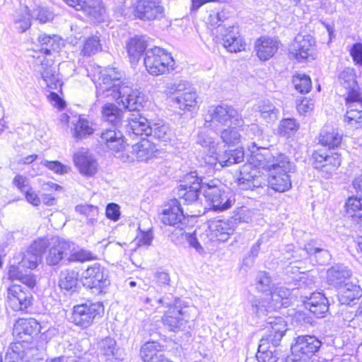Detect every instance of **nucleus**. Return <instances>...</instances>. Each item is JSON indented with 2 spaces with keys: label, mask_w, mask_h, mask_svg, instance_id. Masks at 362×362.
<instances>
[{
  "label": "nucleus",
  "mask_w": 362,
  "mask_h": 362,
  "mask_svg": "<svg viewBox=\"0 0 362 362\" xmlns=\"http://www.w3.org/2000/svg\"><path fill=\"white\" fill-rule=\"evenodd\" d=\"M271 278L265 272H259L256 277V288L262 293L270 291L272 288L271 286Z\"/></svg>",
  "instance_id": "obj_57"
},
{
  "label": "nucleus",
  "mask_w": 362,
  "mask_h": 362,
  "mask_svg": "<svg viewBox=\"0 0 362 362\" xmlns=\"http://www.w3.org/2000/svg\"><path fill=\"white\" fill-rule=\"evenodd\" d=\"M165 92L172 105L183 111H192L197 105V93L191 83L178 80L166 84Z\"/></svg>",
  "instance_id": "obj_7"
},
{
  "label": "nucleus",
  "mask_w": 362,
  "mask_h": 362,
  "mask_svg": "<svg viewBox=\"0 0 362 362\" xmlns=\"http://www.w3.org/2000/svg\"><path fill=\"white\" fill-rule=\"evenodd\" d=\"M74 161L80 173L92 177L98 170V163L93 155L87 151H81L74 154Z\"/></svg>",
  "instance_id": "obj_28"
},
{
  "label": "nucleus",
  "mask_w": 362,
  "mask_h": 362,
  "mask_svg": "<svg viewBox=\"0 0 362 362\" xmlns=\"http://www.w3.org/2000/svg\"><path fill=\"white\" fill-rule=\"evenodd\" d=\"M301 252H303V255L300 254L302 257L315 255L317 262L322 265L328 263L331 257L327 250L315 247L312 243L306 244Z\"/></svg>",
  "instance_id": "obj_43"
},
{
  "label": "nucleus",
  "mask_w": 362,
  "mask_h": 362,
  "mask_svg": "<svg viewBox=\"0 0 362 362\" xmlns=\"http://www.w3.org/2000/svg\"><path fill=\"white\" fill-rule=\"evenodd\" d=\"M315 42L310 35L298 34L290 45L289 53L298 62H304L308 59H314Z\"/></svg>",
  "instance_id": "obj_16"
},
{
  "label": "nucleus",
  "mask_w": 362,
  "mask_h": 362,
  "mask_svg": "<svg viewBox=\"0 0 362 362\" xmlns=\"http://www.w3.org/2000/svg\"><path fill=\"white\" fill-rule=\"evenodd\" d=\"M74 124L73 135L76 139H82L93 133V124L85 117H78L76 122H72Z\"/></svg>",
  "instance_id": "obj_47"
},
{
  "label": "nucleus",
  "mask_w": 362,
  "mask_h": 362,
  "mask_svg": "<svg viewBox=\"0 0 362 362\" xmlns=\"http://www.w3.org/2000/svg\"><path fill=\"white\" fill-rule=\"evenodd\" d=\"M131 153L138 160L148 162L157 158L160 151L153 142L144 139L132 146Z\"/></svg>",
  "instance_id": "obj_30"
},
{
  "label": "nucleus",
  "mask_w": 362,
  "mask_h": 362,
  "mask_svg": "<svg viewBox=\"0 0 362 362\" xmlns=\"http://www.w3.org/2000/svg\"><path fill=\"white\" fill-rule=\"evenodd\" d=\"M348 216L360 218L362 217V197H349L345 204Z\"/></svg>",
  "instance_id": "obj_51"
},
{
  "label": "nucleus",
  "mask_w": 362,
  "mask_h": 362,
  "mask_svg": "<svg viewBox=\"0 0 362 362\" xmlns=\"http://www.w3.org/2000/svg\"><path fill=\"white\" fill-rule=\"evenodd\" d=\"M40 163L42 165L45 166L49 170L59 175L66 174L70 171L69 166L65 165L58 160L49 161L48 160H42Z\"/></svg>",
  "instance_id": "obj_58"
},
{
  "label": "nucleus",
  "mask_w": 362,
  "mask_h": 362,
  "mask_svg": "<svg viewBox=\"0 0 362 362\" xmlns=\"http://www.w3.org/2000/svg\"><path fill=\"white\" fill-rule=\"evenodd\" d=\"M83 277L85 281L84 285L95 288L98 293L102 292L110 284L107 270L98 263L89 266L83 272Z\"/></svg>",
  "instance_id": "obj_18"
},
{
  "label": "nucleus",
  "mask_w": 362,
  "mask_h": 362,
  "mask_svg": "<svg viewBox=\"0 0 362 362\" xmlns=\"http://www.w3.org/2000/svg\"><path fill=\"white\" fill-rule=\"evenodd\" d=\"M32 17L45 23L53 19L54 15L47 8L37 6L33 11Z\"/></svg>",
  "instance_id": "obj_60"
},
{
  "label": "nucleus",
  "mask_w": 362,
  "mask_h": 362,
  "mask_svg": "<svg viewBox=\"0 0 362 362\" xmlns=\"http://www.w3.org/2000/svg\"><path fill=\"white\" fill-rule=\"evenodd\" d=\"M350 54L354 62L362 66V44H354L351 48Z\"/></svg>",
  "instance_id": "obj_64"
},
{
  "label": "nucleus",
  "mask_w": 362,
  "mask_h": 362,
  "mask_svg": "<svg viewBox=\"0 0 362 362\" xmlns=\"http://www.w3.org/2000/svg\"><path fill=\"white\" fill-rule=\"evenodd\" d=\"M47 247V243L45 239L40 238L37 240H35L30 246L28 247V250L32 252L36 256H38L40 259H41V256L42 253L45 252L46 248Z\"/></svg>",
  "instance_id": "obj_62"
},
{
  "label": "nucleus",
  "mask_w": 362,
  "mask_h": 362,
  "mask_svg": "<svg viewBox=\"0 0 362 362\" xmlns=\"http://www.w3.org/2000/svg\"><path fill=\"white\" fill-rule=\"evenodd\" d=\"M185 215L181 204L177 199L169 200L164 206L160 219L165 225L175 226L182 222Z\"/></svg>",
  "instance_id": "obj_24"
},
{
  "label": "nucleus",
  "mask_w": 362,
  "mask_h": 362,
  "mask_svg": "<svg viewBox=\"0 0 362 362\" xmlns=\"http://www.w3.org/2000/svg\"><path fill=\"white\" fill-rule=\"evenodd\" d=\"M78 284V273L74 270H64L61 272L59 285L63 290L74 292Z\"/></svg>",
  "instance_id": "obj_44"
},
{
  "label": "nucleus",
  "mask_w": 362,
  "mask_h": 362,
  "mask_svg": "<svg viewBox=\"0 0 362 362\" xmlns=\"http://www.w3.org/2000/svg\"><path fill=\"white\" fill-rule=\"evenodd\" d=\"M37 42L40 47V51L46 55H50L52 52H58L62 44L59 36L57 35H49L45 33L38 35Z\"/></svg>",
  "instance_id": "obj_37"
},
{
  "label": "nucleus",
  "mask_w": 362,
  "mask_h": 362,
  "mask_svg": "<svg viewBox=\"0 0 362 362\" xmlns=\"http://www.w3.org/2000/svg\"><path fill=\"white\" fill-rule=\"evenodd\" d=\"M127 50L130 62L136 64L143 53L146 51L147 43L144 37H134L127 43Z\"/></svg>",
  "instance_id": "obj_36"
},
{
  "label": "nucleus",
  "mask_w": 362,
  "mask_h": 362,
  "mask_svg": "<svg viewBox=\"0 0 362 362\" xmlns=\"http://www.w3.org/2000/svg\"><path fill=\"white\" fill-rule=\"evenodd\" d=\"M246 134L249 139L254 140L251 143V146H248V150L250 152L249 158L252 154L263 152L264 150H276L274 148H269L268 136L263 133L262 129L255 124H252L247 127Z\"/></svg>",
  "instance_id": "obj_23"
},
{
  "label": "nucleus",
  "mask_w": 362,
  "mask_h": 362,
  "mask_svg": "<svg viewBox=\"0 0 362 362\" xmlns=\"http://www.w3.org/2000/svg\"><path fill=\"white\" fill-rule=\"evenodd\" d=\"M102 50V45L98 36L93 35L88 37L81 50V54L85 57H90Z\"/></svg>",
  "instance_id": "obj_50"
},
{
  "label": "nucleus",
  "mask_w": 362,
  "mask_h": 362,
  "mask_svg": "<svg viewBox=\"0 0 362 362\" xmlns=\"http://www.w3.org/2000/svg\"><path fill=\"white\" fill-rule=\"evenodd\" d=\"M40 329V324L33 318L18 320L13 330L16 341L11 344L6 353V362H22L23 356L21 354L22 351H25V344L33 341Z\"/></svg>",
  "instance_id": "obj_6"
},
{
  "label": "nucleus",
  "mask_w": 362,
  "mask_h": 362,
  "mask_svg": "<svg viewBox=\"0 0 362 362\" xmlns=\"http://www.w3.org/2000/svg\"><path fill=\"white\" fill-rule=\"evenodd\" d=\"M248 161L254 168L269 171L268 185L274 190L284 192L291 187L288 173L295 171V166L285 154L278 150H264L252 154Z\"/></svg>",
  "instance_id": "obj_2"
},
{
  "label": "nucleus",
  "mask_w": 362,
  "mask_h": 362,
  "mask_svg": "<svg viewBox=\"0 0 362 362\" xmlns=\"http://www.w3.org/2000/svg\"><path fill=\"white\" fill-rule=\"evenodd\" d=\"M299 129V124L293 118L283 119L278 127V133L281 136H290Z\"/></svg>",
  "instance_id": "obj_54"
},
{
  "label": "nucleus",
  "mask_w": 362,
  "mask_h": 362,
  "mask_svg": "<svg viewBox=\"0 0 362 362\" xmlns=\"http://www.w3.org/2000/svg\"><path fill=\"white\" fill-rule=\"evenodd\" d=\"M250 165V163L248 162V165H246L243 167L240 170V175L238 180V185L241 189L248 190L253 189L254 188L262 187L266 185L265 180L264 177L259 174V172L257 170V168L255 169H247Z\"/></svg>",
  "instance_id": "obj_25"
},
{
  "label": "nucleus",
  "mask_w": 362,
  "mask_h": 362,
  "mask_svg": "<svg viewBox=\"0 0 362 362\" xmlns=\"http://www.w3.org/2000/svg\"><path fill=\"white\" fill-rule=\"evenodd\" d=\"M295 88L300 93H308L312 87L310 77L304 74H298L293 77Z\"/></svg>",
  "instance_id": "obj_55"
},
{
  "label": "nucleus",
  "mask_w": 362,
  "mask_h": 362,
  "mask_svg": "<svg viewBox=\"0 0 362 362\" xmlns=\"http://www.w3.org/2000/svg\"><path fill=\"white\" fill-rule=\"evenodd\" d=\"M71 252L69 254L68 264L75 262H86L93 259V255L88 250L79 249L71 242Z\"/></svg>",
  "instance_id": "obj_53"
},
{
  "label": "nucleus",
  "mask_w": 362,
  "mask_h": 362,
  "mask_svg": "<svg viewBox=\"0 0 362 362\" xmlns=\"http://www.w3.org/2000/svg\"><path fill=\"white\" fill-rule=\"evenodd\" d=\"M98 349L100 354L107 359L115 357L118 351L115 339L110 337L101 339L98 343Z\"/></svg>",
  "instance_id": "obj_48"
},
{
  "label": "nucleus",
  "mask_w": 362,
  "mask_h": 362,
  "mask_svg": "<svg viewBox=\"0 0 362 362\" xmlns=\"http://www.w3.org/2000/svg\"><path fill=\"white\" fill-rule=\"evenodd\" d=\"M267 324L270 326L268 327L269 334L264 339L269 341L274 348L279 344L286 332L287 325L281 317H269L267 320Z\"/></svg>",
  "instance_id": "obj_31"
},
{
  "label": "nucleus",
  "mask_w": 362,
  "mask_h": 362,
  "mask_svg": "<svg viewBox=\"0 0 362 362\" xmlns=\"http://www.w3.org/2000/svg\"><path fill=\"white\" fill-rule=\"evenodd\" d=\"M313 167L320 170L322 176L329 178L340 166L341 159L337 152L316 150L312 155Z\"/></svg>",
  "instance_id": "obj_14"
},
{
  "label": "nucleus",
  "mask_w": 362,
  "mask_h": 362,
  "mask_svg": "<svg viewBox=\"0 0 362 362\" xmlns=\"http://www.w3.org/2000/svg\"><path fill=\"white\" fill-rule=\"evenodd\" d=\"M253 215V210L243 206L238 209L234 215V220L239 222L248 223L252 221Z\"/></svg>",
  "instance_id": "obj_61"
},
{
  "label": "nucleus",
  "mask_w": 362,
  "mask_h": 362,
  "mask_svg": "<svg viewBox=\"0 0 362 362\" xmlns=\"http://www.w3.org/2000/svg\"><path fill=\"white\" fill-rule=\"evenodd\" d=\"M101 303H84L75 305L73 308L71 320L77 326L88 327L97 316L103 313Z\"/></svg>",
  "instance_id": "obj_13"
},
{
  "label": "nucleus",
  "mask_w": 362,
  "mask_h": 362,
  "mask_svg": "<svg viewBox=\"0 0 362 362\" xmlns=\"http://www.w3.org/2000/svg\"><path fill=\"white\" fill-rule=\"evenodd\" d=\"M93 71L90 76L95 85L98 99L111 98L132 112L127 117L128 124L126 128L129 134L150 136L151 124L139 112L145 102L144 95L123 79L122 74L115 68L102 69L98 66Z\"/></svg>",
  "instance_id": "obj_1"
},
{
  "label": "nucleus",
  "mask_w": 362,
  "mask_h": 362,
  "mask_svg": "<svg viewBox=\"0 0 362 362\" xmlns=\"http://www.w3.org/2000/svg\"><path fill=\"white\" fill-rule=\"evenodd\" d=\"M279 42L272 37H261L255 42V51L259 59L266 61L277 52Z\"/></svg>",
  "instance_id": "obj_33"
},
{
  "label": "nucleus",
  "mask_w": 362,
  "mask_h": 362,
  "mask_svg": "<svg viewBox=\"0 0 362 362\" xmlns=\"http://www.w3.org/2000/svg\"><path fill=\"white\" fill-rule=\"evenodd\" d=\"M288 306V301H284L279 293L270 291L269 296L265 300L254 298L251 300V308L253 313L257 315H264L265 312L280 309Z\"/></svg>",
  "instance_id": "obj_22"
},
{
  "label": "nucleus",
  "mask_w": 362,
  "mask_h": 362,
  "mask_svg": "<svg viewBox=\"0 0 362 362\" xmlns=\"http://www.w3.org/2000/svg\"><path fill=\"white\" fill-rule=\"evenodd\" d=\"M39 351L33 341L25 344V351L21 352V356H23L22 362H35L40 358Z\"/></svg>",
  "instance_id": "obj_56"
},
{
  "label": "nucleus",
  "mask_w": 362,
  "mask_h": 362,
  "mask_svg": "<svg viewBox=\"0 0 362 362\" xmlns=\"http://www.w3.org/2000/svg\"><path fill=\"white\" fill-rule=\"evenodd\" d=\"M100 143L115 153L122 151L126 146L122 133L115 127L103 129L101 132Z\"/></svg>",
  "instance_id": "obj_26"
},
{
  "label": "nucleus",
  "mask_w": 362,
  "mask_h": 362,
  "mask_svg": "<svg viewBox=\"0 0 362 362\" xmlns=\"http://www.w3.org/2000/svg\"><path fill=\"white\" fill-rule=\"evenodd\" d=\"M305 307L316 317H321L328 311L327 298L321 293H313L309 297H305Z\"/></svg>",
  "instance_id": "obj_32"
},
{
  "label": "nucleus",
  "mask_w": 362,
  "mask_h": 362,
  "mask_svg": "<svg viewBox=\"0 0 362 362\" xmlns=\"http://www.w3.org/2000/svg\"><path fill=\"white\" fill-rule=\"evenodd\" d=\"M257 110L260 117L267 123H273L279 117V110L269 99H264L258 102Z\"/></svg>",
  "instance_id": "obj_38"
},
{
  "label": "nucleus",
  "mask_w": 362,
  "mask_h": 362,
  "mask_svg": "<svg viewBox=\"0 0 362 362\" xmlns=\"http://www.w3.org/2000/svg\"><path fill=\"white\" fill-rule=\"evenodd\" d=\"M342 136L337 129L325 125L321 130L319 135V142L329 149L338 147L341 143Z\"/></svg>",
  "instance_id": "obj_35"
},
{
  "label": "nucleus",
  "mask_w": 362,
  "mask_h": 362,
  "mask_svg": "<svg viewBox=\"0 0 362 362\" xmlns=\"http://www.w3.org/2000/svg\"><path fill=\"white\" fill-rule=\"evenodd\" d=\"M27 6H21L13 15V23L18 33L25 32L31 25L32 14Z\"/></svg>",
  "instance_id": "obj_39"
},
{
  "label": "nucleus",
  "mask_w": 362,
  "mask_h": 362,
  "mask_svg": "<svg viewBox=\"0 0 362 362\" xmlns=\"http://www.w3.org/2000/svg\"><path fill=\"white\" fill-rule=\"evenodd\" d=\"M151 130L150 136L163 141L170 140L173 135L169 124L163 121H159L151 124Z\"/></svg>",
  "instance_id": "obj_49"
},
{
  "label": "nucleus",
  "mask_w": 362,
  "mask_h": 362,
  "mask_svg": "<svg viewBox=\"0 0 362 362\" xmlns=\"http://www.w3.org/2000/svg\"><path fill=\"white\" fill-rule=\"evenodd\" d=\"M351 276V272L342 264H337L327 270V279L329 285H332L338 289L340 286L348 282Z\"/></svg>",
  "instance_id": "obj_34"
},
{
  "label": "nucleus",
  "mask_w": 362,
  "mask_h": 362,
  "mask_svg": "<svg viewBox=\"0 0 362 362\" xmlns=\"http://www.w3.org/2000/svg\"><path fill=\"white\" fill-rule=\"evenodd\" d=\"M204 121L206 128L221 130V138L225 144L236 145L241 141L242 137L237 128L243 125L244 120L233 106L221 104L209 107Z\"/></svg>",
  "instance_id": "obj_3"
},
{
  "label": "nucleus",
  "mask_w": 362,
  "mask_h": 362,
  "mask_svg": "<svg viewBox=\"0 0 362 362\" xmlns=\"http://www.w3.org/2000/svg\"><path fill=\"white\" fill-rule=\"evenodd\" d=\"M202 178L197 177V172H191L186 177L184 184L177 189V196L186 204H192L197 201L200 192H202Z\"/></svg>",
  "instance_id": "obj_20"
},
{
  "label": "nucleus",
  "mask_w": 362,
  "mask_h": 362,
  "mask_svg": "<svg viewBox=\"0 0 362 362\" xmlns=\"http://www.w3.org/2000/svg\"><path fill=\"white\" fill-rule=\"evenodd\" d=\"M144 63L152 76L165 74L174 69L175 62L170 54L164 49L154 47L146 51Z\"/></svg>",
  "instance_id": "obj_11"
},
{
  "label": "nucleus",
  "mask_w": 362,
  "mask_h": 362,
  "mask_svg": "<svg viewBox=\"0 0 362 362\" xmlns=\"http://www.w3.org/2000/svg\"><path fill=\"white\" fill-rule=\"evenodd\" d=\"M322 341L314 335H300L292 344L291 355L285 362H311V357L317 353Z\"/></svg>",
  "instance_id": "obj_10"
},
{
  "label": "nucleus",
  "mask_w": 362,
  "mask_h": 362,
  "mask_svg": "<svg viewBox=\"0 0 362 362\" xmlns=\"http://www.w3.org/2000/svg\"><path fill=\"white\" fill-rule=\"evenodd\" d=\"M339 290V300L342 304H349L362 296V291L356 284L346 283Z\"/></svg>",
  "instance_id": "obj_40"
},
{
  "label": "nucleus",
  "mask_w": 362,
  "mask_h": 362,
  "mask_svg": "<svg viewBox=\"0 0 362 362\" xmlns=\"http://www.w3.org/2000/svg\"><path fill=\"white\" fill-rule=\"evenodd\" d=\"M64 1L76 10L83 11L93 22H102L106 17V10L100 0H64Z\"/></svg>",
  "instance_id": "obj_19"
},
{
  "label": "nucleus",
  "mask_w": 362,
  "mask_h": 362,
  "mask_svg": "<svg viewBox=\"0 0 362 362\" xmlns=\"http://www.w3.org/2000/svg\"><path fill=\"white\" fill-rule=\"evenodd\" d=\"M337 80L339 84L347 90L345 120L361 122L362 119V94L358 90L354 69L345 68L339 73Z\"/></svg>",
  "instance_id": "obj_5"
},
{
  "label": "nucleus",
  "mask_w": 362,
  "mask_h": 362,
  "mask_svg": "<svg viewBox=\"0 0 362 362\" xmlns=\"http://www.w3.org/2000/svg\"><path fill=\"white\" fill-rule=\"evenodd\" d=\"M227 19L225 11H221L217 13H211L208 18V23L212 27H216V33L220 32V27H226V25H222Z\"/></svg>",
  "instance_id": "obj_59"
},
{
  "label": "nucleus",
  "mask_w": 362,
  "mask_h": 362,
  "mask_svg": "<svg viewBox=\"0 0 362 362\" xmlns=\"http://www.w3.org/2000/svg\"><path fill=\"white\" fill-rule=\"evenodd\" d=\"M270 343L267 341L264 337L260 340V344L258 347V351L256 355L257 359L259 362H276L279 357L275 353V350H272L270 346L267 344Z\"/></svg>",
  "instance_id": "obj_46"
},
{
  "label": "nucleus",
  "mask_w": 362,
  "mask_h": 362,
  "mask_svg": "<svg viewBox=\"0 0 362 362\" xmlns=\"http://www.w3.org/2000/svg\"><path fill=\"white\" fill-rule=\"evenodd\" d=\"M153 235L151 230L147 231H141L140 234L136 238V245L141 246H148L151 244Z\"/></svg>",
  "instance_id": "obj_63"
},
{
  "label": "nucleus",
  "mask_w": 362,
  "mask_h": 362,
  "mask_svg": "<svg viewBox=\"0 0 362 362\" xmlns=\"http://www.w3.org/2000/svg\"><path fill=\"white\" fill-rule=\"evenodd\" d=\"M32 291L19 284H12L7 290L8 305L14 311H25L32 303Z\"/></svg>",
  "instance_id": "obj_17"
},
{
  "label": "nucleus",
  "mask_w": 362,
  "mask_h": 362,
  "mask_svg": "<svg viewBox=\"0 0 362 362\" xmlns=\"http://www.w3.org/2000/svg\"><path fill=\"white\" fill-rule=\"evenodd\" d=\"M101 112L103 119L115 125L118 124L123 117L122 110L115 104L110 103H107L103 106Z\"/></svg>",
  "instance_id": "obj_42"
},
{
  "label": "nucleus",
  "mask_w": 362,
  "mask_h": 362,
  "mask_svg": "<svg viewBox=\"0 0 362 362\" xmlns=\"http://www.w3.org/2000/svg\"><path fill=\"white\" fill-rule=\"evenodd\" d=\"M71 242L61 238H53L46 253L45 262L49 266L68 265Z\"/></svg>",
  "instance_id": "obj_15"
},
{
  "label": "nucleus",
  "mask_w": 362,
  "mask_h": 362,
  "mask_svg": "<svg viewBox=\"0 0 362 362\" xmlns=\"http://www.w3.org/2000/svg\"><path fill=\"white\" fill-rule=\"evenodd\" d=\"M155 301L168 308L163 317V322L170 331L177 332L185 329L190 317L187 308H182L179 305L180 300L178 298H173L170 294L156 299Z\"/></svg>",
  "instance_id": "obj_8"
},
{
  "label": "nucleus",
  "mask_w": 362,
  "mask_h": 362,
  "mask_svg": "<svg viewBox=\"0 0 362 362\" xmlns=\"http://www.w3.org/2000/svg\"><path fill=\"white\" fill-rule=\"evenodd\" d=\"M20 259L21 261L18 262V266H16V269H34L37 267L38 263L41 259L38 257V256H36L28 250H27L25 252L19 255L18 257H16L14 259V263L16 262V260H19Z\"/></svg>",
  "instance_id": "obj_45"
},
{
  "label": "nucleus",
  "mask_w": 362,
  "mask_h": 362,
  "mask_svg": "<svg viewBox=\"0 0 362 362\" xmlns=\"http://www.w3.org/2000/svg\"><path fill=\"white\" fill-rule=\"evenodd\" d=\"M163 6L153 1L139 0L133 4L132 0H124L123 6L118 8V12L125 18L134 16L143 21H152L162 16Z\"/></svg>",
  "instance_id": "obj_9"
},
{
  "label": "nucleus",
  "mask_w": 362,
  "mask_h": 362,
  "mask_svg": "<svg viewBox=\"0 0 362 362\" xmlns=\"http://www.w3.org/2000/svg\"><path fill=\"white\" fill-rule=\"evenodd\" d=\"M37 62L40 63L41 69L39 71L47 87L50 90L61 88L62 83L58 78L57 71L52 66V60L44 56L37 57Z\"/></svg>",
  "instance_id": "obj_27"
},
{
  "label": "nucleus",
  "mask_w": 362,
  "mask_h": 362,
  "mask_svg": "<svg viewBox=\"0 0 362 362\" xmlns=\"http://www.w3.org/2000/svg\"><path fill=\"white\" fill-rule=\"evenodd\" d=\"M209 235L211 239L225 242L234 232L233 223L228 220H213L209 223Z\"/></svg>",
  "instance_id": "obj_29"
},
{
  "label": "nucleus",
  "mask_w": 362,
  "mask_h": 362,
  "mask_svg": "<svg viewBox=\"0 0 362 362\" xmlns=\"http://www.w3.org/2000/svg\"><path fill=\"white\" fill-rule=\"evenodd\" d=\"M9 278L14 280H18L22 283V286L29 288L30 291L36 286L37 280L35 275L29 273H23L21 269H16V265H11L8 271Z\"/></svg>",
  "instance_id": "obj_41"
},
{
  "label": "nucleus",
  "mask_w": 362,
  "mask_h": 362,
  "mask_svg": "<svg viewBox=\"0 0 362 362\" xmlns=\"http://www.w3.org/2000/svg\"><path fill=\"white\" fill-rule=\"evenodd\" d=\"M76 212L84 215L87 218V223L94 226L98 222V208L90 204H79L76 206Z\"/></svg>",
  "instance_id": "obj_52"
},
{
  "label": "nucleus",
  "mask_w": 362,
  "mask_h": 362,
  "mask_svg": "<svg viewBox=\"0 0 362 362\" xmlns=\"http://www.w3.org/2000/svg\"><path fill=\"white\" fill-rule=\"evenodd\" d=\"M202 193L214 211H223L230 209L235 199L229 193L222 191L216 184L202 183Z\"/></svg>",
  "instance_id": "obj_12"
},
{
  "label": "nucleus",
  "mask_w": 362,
  "mask_h": 362,
  "mask_svg": "<svg viewBox=\"0 0 362 362\" xmlns=\"http://www.w3.org/2000/svg\"><path fill=\"white\" fill-rule=\"evenodd\" d=\"M219 29L217 38L228 52H238L245 49V43L240 35L238 26L228 25Z\"/></svg>",
  "instance_id": "obj_21"
},
{
  "label": "nucleus",
  "mask_w": 362,
  "mask_h": 362,
  "mask_svg": "<svg viewBox=\"0 0 362 362\" xmlns=\"http://www.w3.org/2000/svg\"><path fill=\"white\" fill-rule=\"evenodd\" d=\"M197 143L205 148L206 154L203 159L209 166L215 167L217 163L221 167L230 166L244 160L245 153L242 148L226 151L223 153L217 155V143L205 130L199 132Z\"/></svg>",
  "instance_id": "obj_4"
}]
</instances>
